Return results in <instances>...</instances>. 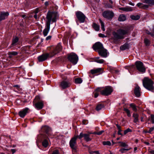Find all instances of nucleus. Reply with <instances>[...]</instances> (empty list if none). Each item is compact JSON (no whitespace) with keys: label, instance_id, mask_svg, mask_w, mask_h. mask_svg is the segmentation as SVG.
Returning <instances> with one entry per match:
<instances>
[{"label":"nucleus","instance_id":"20","mask_svg":"<svg viewBox=\"0 0 154 154\" xmlns=\"http://www.w3.org/2000/svg\"><path fill=\"white\" fill-rule=\"evenodd\" d=\"M9 15L8 12H1L0 13V21L5 20L7 18Z\"/></svg>","mask_w":154,"mask_h":154},{"label":"nucleus","instance_id":"61","mask_svg":"<svg viewBox=\"0 0 154 154\" xmlns=\"http://www.w3.org/2000/svg\"><path fill=\"white\" fill-rule=\"evenodd\" d=\"M116 126H117V127L118 130H119V129H121V127L120 126H119L118 125H117Z\"/></svg>","mask_w":154,"mask_h":154},{"label":"nucleus","instance_id":"23","mask_svg":"<svg viewBox=\"0 0 154 154\" xmlns=\"http://www.w3.org/2000/svg\"><path fill=\"white\" fill-rule=\"evenodd\" d=\"M48 136H46L44 137V139L43 140L42 142V145L45 147H47L48 145V140L49 139L48 137Z\"/></svg>","mask_w":154,"mask_h":154},{"label":"nucleus","instance_id":"18","mask_svg":"<svg viewBox=\"0 0 154 154\" xmlns=\"http://www.w3.org/2000/svg\"><path fill=\"white\" fill-rule=\"evenodd\" d=\"M50 130L49 127L47 126H44L42 127L41 129L42 132H45L47 135V136L51 138H53V136L51 137L50 133L49 132Z\"/></svg>","mask_w":154,"mask_h":154},{"label":"nucleus","instance_id":"3","mask_svg":"<svg viewBox=\"0 0 154 154\" xmlns=\"http://www.w3.org/2000/svg\"><path fill=\"white\" fill-rule=\"evenodd\" d=\"M57 15V13L56 12H48L46 17V23L50 24L51 21L53 22H55Z\"/></svg>","mask_w":154,"mask_h":154},{"label":"nucleus","instance_id":"16","mask_svg":"<svg viewBox=\"0 0 154 154\" xmlns=\"http://www.w3.org/2000/svg\"><path fill=\"white\" fill-rule=\"evenodd\" d=\"M92 48L93 49L96 51L101 50L103 48V45L100 42H98L96 43L93 46Z\"/></svg>","mask_w":154,"mask_h":154},{"label":"nucleus","instance_id":"49","mask_svg":"<svg viewBox=\"0 0 154 154\" xmlns=\"http://www.w3.org/2000/svg\"><path fill=\"white\" fill-rule=\"evenodd\" d=\"M98 36H99V37L102 38L106 37V36H105L104 34L101 33H99L98 34Z\"/></svg>","mask_w":154,"mask_h":154},{"label":"nucleus","instance_id":"62","mask_svg":"<svg viewBox=\"0 0 154 154\" xmlns=\"http://www.w3.org/2000/svg\"><path fill=\"white\" fill-rule=\"evenodd\" d=\"M93 152L94 153L96 154H100L98 151H94Z\"/></svg>","mask_w":154,"mask_h":154},{"label":"nucleus","instance_id":"32","mask_svg":"<svg viewBox=\"0 0 154 154\" xmlns=\"http://www.w3.org/2000/svg\"><path fill=\"white\" fill-rule=\"evenodd\" d=\"M108 69L111 72L115 73L118 72V71L117 70H116L115 69L112 67L109 66L108 67Z\"/></svg>","mask_w":154,"mask_h":154},{"label":"nucleus","instance_id":"14","mask_svg":"<svg viewBox=\"0 0 154 154\" xmlns=\"http://www.w3.org/2000/svg\"><path fill=\"white\" fill-rule=\"evenodd\" d=\"M51 54L46 53L43 54L41 56L38 57V59L39 62H42L46 60L48 57H51L50 56Z\"/></svg>","mask_w":154,"mask_h":154},{"label":"nucleus","instance_id":"7","mask_svg":"<svg viewBox=\"0 0 154 154\" xmlns=\"http://www.w3.org/2000/svg\"><path fill=\"white\" fill-rule=\"evenodd\" d=\"M68 60L74 65L77 63L78 60V57L77 55L73 53L68 55Z\"/></svg>","mask_w":154,"mask_h":154},{"label":"nucleus","instance_id":"57","mask_svg":"<svg viewBox=\"0 0 154 154\" xmlns=\"http://www.w3.org/2000/svg\"><path fill=\"white\" fill-rule=\"evenodd\" d=\"M106 7L108 8H112V6L111 5H108L106 6Z\"/></svg>","mask_w":154,"mask_h":154},{"label":"nucleus","instance_id":"34","mask_svg":"<svg viewBox=\"0 0 154 154\" xmlns=\"http://www.w3.org/2000/svg\"><path fill=\"white\" fill-rule=\"evenodd\" d=\"M82 82V80L81 78H77L75 79V82L76 84H80Z\"/></svg>","mask_w":154,"mask_h":154},{"label":"nucleus","instance_id":"1","mask_svg":"<svg viewBox=\"0 0 154 154\" xmlns=\"http://www.w3.org/2000/svg\"><path fill=\"white\" fill-rule=\"evenodd\" d=\"M62 80L60 82L59 86L62 89H64L69 87L71 85V80L68 78L67 76L62 75Z\"/></svg>","mask_w":154,"mask_h":154},{"label":"nucleus","instance_id":"54","mask_svg":"<svg viewBox=\"0 0 154 154\" xmlns=\"http://www.w3.org/2000/svg\"><path fill=\"white\" fill-rule=\"evenodd\" d=\"M51 35L48 36L46 38V40H49L50 39H51Z\"/></svg>","mask_w":154,"mask_h":154},{"label":"nucleus","instance_id":"43","mask_svg":"<svg viewBox=\"0 0 154 154\" xmlns=\"http://www.w3.org/2000/svg\"><path fill=\"white\" fill-rule=\"evenodd\" d=\"M132 132V130L128 128L124 131V134L125 135L127 133Z\"/></svg>","mask_w":154,"mask_h":154},{"label":"nucleus","instance_id":"6","mask_svg":"<svg viewBox=\"0 0 154 154\" xmlns=\"http://www.w3.org/2000/svg\"><path fill=\"white\" fill-rule=\"evenodd\" d=\"M39 97L37 96L33 102V106L38 110L42 109L44 105L43 102L42 100L39 101Z\"/></svg>","mask_w":154,"mask_h":154},{"label":"nucleus","instance_id":"40","mask_svg":"<svg viewBox=\"0 0 154 154\" xmlns=\"http://www.w3.org/2000/svg\"><path fill=\"white\" fill-rule=\"evenodd\" d=\"M131 149V148H129V149L122 148L119 150V151L121 152V153H123L125 152V151H128Z\"/></svg>","mask_w":154,"mask_h":154},{"label":"nucleus","instance_id":"41","mask_svg":"<svg viewBox=\"0 0 154 154\" xmlns=\"http://www.w3.org/2000/svg\"><path fill=\"white\" fill-rule=\"evenodd\" d=\"M103 144L104 145L110 146L111 144V143L109 141H104L103 142Z\"/></svg>","mask_w":154,"mask_h":154},{"label":"nucleus","instance_id":"39","mask_svg":"<svg viewBox=\"0 0 154 154\" xmlns=\"http://www.w3.org/2000/svg\"><path fill=\"white\" fill-rule=\"evenodd\" d=\"M124 111L126 112L127 116L128 117H130L131 116L130 111L128 109L125 108Z\"/></svg>","mask_w":154,"mask_h":154},{"label":"nucleus","instance_id":"36","mask_svg":"<svg viewBox=\"0 0 154 154\" xmlns=\"http://www.w3.org/2000/svg\"><path fill=\"white\" fill-rule=\"evenodd\" d=\"M99 21L101 24V28L102 29L103 31H105V29L104 28V23L100 19H99Z\"/></svg>","mask_w":154,"mask_h":154},{"label":"nucleus","instance_id":"5","mask_svg":"<svg viewBox=\"0 0 154 154\" xmlns=\"http://www.w3.org/2000/svg\"><path fill=\"white\" fill-rule=\"evenodd\" d=\"M153 82L151 79L145 78L143 81V85L144 87L149 90H153Z\"/></svg>","mask_w":154,"mask_h":154},{"label":"nucleus","instance_id":"19","mask_svg":"<svg viewBox=\"0 0 154 154\" xmlns=\"http://www.w3.org/2000/svg\"><path fill=\"white\" fill-rule=\"evenodd\" d=\"M29 110V109L28 108H26L23 109L19 112V115L20 117L23 118L28 113Z\"/></svg>","mask_w":154,"mask_h":154},{"label":"nucleus","instance_id":"44","mask_svg":"<svg viewBox=\"0 0 154 154\" xmlns=\"http://www.w3.org/2000/svg\"><path fill=\"white\" fill-rule=\"evenodd\" d=\"M95 92L94 94V97L95 98H97L98 96L99 93L98 92H100V91H96V89L95 90Z\"/></svg>","mask_w":154,"mask_h":154},{"label":"nucleus","instance_id":"64","mask_svg":"<svg viewBox=\"0 0 154 154\" xmlns=\"http://www.w3.org/2000/svg\"><path fill=\"white\" fill-rule=\"evenodd\" d=\"M34 17L35 19H36L37 17V15L36 14H35L34 16Z\"/></svg>","mask_w":154,"mask_h":154},{"label":"nucleus","instance_id":"17","mask_svg":"<svg viewBox=\"0 0 154 154\" xmlns=\"http://www.w3.org/2000/svg\"><path fill=\"white\" fill-rule=\"evenodd\" d=\"M99 55L103 57L106 58L107 56V50L104 48L97 51Z\"/></svg>","mask_w":154,"mask_h":154},{"label":"nucleus","instance_id":"63","mask_svg":"<svg viewBox=\"0 0 154 154\" xmlns=\"http://www.w3.org/2000/svg\"><path fill=\"white\" fill-rule=\"evenodd\" d=\"M48 2H45V5L46 6H47L48 5Z\"/></svg>","mask_w":154,"mask_h":154},{"label":"nucleus","instance_id":"27","mask_svg":"<svg viewBox=\"0 0 154 154\" xmlns=\"http://www.w3.org/2000/svg\"><path fill=\"white\" fill-rule=\"evenodd\" d=\"M126 19V16L124 15L121 14L119 16L118 20L119 21H123L125 20Z\"/></svg>","mask_w":154,"mask_h":154},{"label":"nucleus","instance_id":"31","mask_svg":"<svg viewBox=\"0 0 154 154\" xmlns=\"http://www.w3.org/2000/svg\"><path fill=\"white\" fill-rule=\"evenodd\" d=\"M93 28L96 31H98L100 29V26L98 25L96 23H94L92 25Z\"/></svg>","mask_w":154,"mask_h":154},{"label":"nucleus","instance_id":"37","mask_svg":"<svg viewBox=\"0 0 154 154\" xmlns=\"http://www.w3.org/2000/svg\"><path fill=\"white\" fill-rule=\"evenodd\" d=\"M103 107V106L102 104H100L98 105L96 107V109L97 111H99Z\"/></svg>","mask_w":154,"mask_h":154},{"label":"nucleus","instance_id":"35","mask_svg":"<svg viewBox=\"0 0 154 154\" xmlns=\"http://www.w3.org/2000/svg\"><path fill=\"white\" fill-rule=\"evenodd\" d=\"M18 38L17 37H16L15 38L13 39L11 45H15L18 42Z\"/></svg>","mask_w":154,"mask_h":154},{"label":"nucleus","instance_id":"25","mask_svg":"<svg viewBox=\"0 0 154 154\" xmlns=\"http://www.w3.org/2000/svg\"><path fill=\"white\" fill-rule=\"evenodd\" d=\"M119 9L125 11H132V8L131 7H129L119 8Z\"/></svg>","mask_w":154,"mask_h":154},{"label":"nucleus","instance_id":"55","mask_svg":"<svg viewBox=\"0 0 154 154\" xmlns=\"http://www.w3.org/2000/svg\"><path fill=\"white\" fill-rule=\"evenodd\" d=\"M149 152L152 154H154V150H152V149H150L149 150Z\"/></svg>","mask_w":154,"mask_h":154},{"label":"nucleus","instance_id":"10","mask_svg":"<svg viewBox=\"0 0 154 154\" xmlns=\"http://www.w3.org/2000/svg\"><path fill=\"white\" fill-rule=\"evenodd\" d=\"M77 138H79L78 135L75 136L71 139L69 141L70 146L73 150H75L76 149V141Z\"/></svg>","mask_w":154,"mask_h":154},{"label":"nucleus","instance_id":"11","mask_svg":"<svg viewBox=\"0 0 154 154\" xmlns=\"http://www.w3.org/2000/svg\"><path fill=\"white\" fill-rule=\"evenodd\" d=\"M114 13L112 11H104L103 13V17L108 19H111L114 16Z\"/></svg>","mask_w":154,"mask_h":154},{"label":"nucleus","instance_id":"13","mask_svg":"<svg viewBox=\"0 0 154 154\" xmlns=\"http://www.w3.org/2000/svg\"><path fill=\"white\" fill-rule=\"evenodd\" d=\"M78 136L79 139H81L82 137H84V140L87 142L91 140V138L90 137L89 134H83L82 132Z\"/></svg>","mask_w":154,"mask_h":154},{"label":"nucleus","instance_id":"26","mask_svg":"<svg viewBox=\"0 0 154 154\" xmlns=\"http://www.w3.org/2000/svg\"><path fill=\"white\" fill-rule=\"evenodd\" d=\"M139 115L137 113H134L133 114V117L134 118V122L135 123H137L138 122V117Z\"/></svg>","mask_w":154,"mask_h":154},{"label":"nucleus","instance_id":"51","mask_svg":"<svg viewBox=\"0 0 154 154\" xmlns=\"http://www.w3.org/2000/svg\"><path fill=\"white\" fill-rule=\"evenodd\" d=\"M88 123V122L87 120H83L82 121V123L84 125H86Z\"/></svg>","mask_w":154,"mask_h":154},{"label":"nucleus","instance_id":"42","mask_svg":"<svg viewBox=\"0 0 154 154\" xmlns=\"http://www.w3.org/2000/svg\"><path fill=\"white\" fill-rule=\"evenodd\" d=\"M144 42L146 46H148L150 44V41L147 38L144 39Z\"/></svg>","mask_w":154,"mask_h":154},{"label":"nucleus","instance_id":"4","mask_svg":"<svg viewBox=\"0 0 154 154\" xmlns=\"http://www.w3.org/2000/svg\"><path fill=\"white\" fill-rule=\"evenodd\" d=\"M96 91H100L101 94L105 96L110 95L113 91V89L112 87L109 86L106 87L103 90L102 88H98L96 89Z\"/></svg>","mask_w":154,"mask_h":154},{"label":"nucleus","instance_id":"9","mask_svg":"<svg viewBox=\"0 0 154 154\" xmlns=\"http://www.w3.org/2000/svg\"><path fill=\"white\" fill-rule=\"evenodd\" d=\"M76 17L80 23L85 22L86 18L85 15L81 11H77L75 12Z\"/></svg>","mask_w":154,"mask_h":154},{"label":"nucleus","instance_id":"33","mask_svg":"<svg viewBox=\"0 0 154 154\" xmlns=\"http://www.w3.org/2000/svg\"><path fill=\"white\" fill-rule=\"evenodd\" d=\"M130 106L134 111L135 112H137V109L136 106L133 103H131L130 104Z\"/></svg>","mask_w":154,"mask_h":154},{"label":"nucleus","instance_id":"46","mask_svg":"<svg viewBox=\"0 0 154 154\" xmlns=\"http://www.w3.org/2000/svg\"><path fill=\"white\" fill-rule=\"evenodd\" d=\"M151 120L152 123H154V115H151Z\"/></svg>","mask_w":154,"mask_h":154},{"label":"nucleus","instance_id":"60","mask_svg":"<svg viewBox=\"0 0 154 154\" xmlns=\"http://www.w3.org/2000/svg\"><path fill=\"white\" fill-rule=\"evenodd\" d=\"M88 133L89 134H97V132H94L93 133L89 132Z\"/></svg>","mask_w":154,"mask_h":154},{"label":"nucleus","instance_id":"15","mask_svg":"<svg viewBox=\"0 0 154 154\" xmlns=\"http://www.w3.org/2000/svg\"><path fill=\"white\" fill-rule=\"evenodd\" d=\"M90 72L92 75L96 74V75H98L103 73V69L102 68H97L96 69H91Z\"/></svg>","mask_w":154,"mask_h":154},{"label":"nucleus","instance_id":"12","mask_svg":"<svg viewBox=\"0 0 154 154\" xmlns=\"http://www.w3.org/2000/svg\"><path fill=\"white\" fill-rule=\"evenodd\" d=\"M62 49V46L60 44H59L56 46L55 48L52 52H50L51 54L50 57H52L56 54L58 53Z\"/></svg>","mask_w":154,"mask_h":154},{"label":"nucleus","instance_id":"28","mask_svg":"<svg viewBox=\"0 0 154 154\" xmlns=\"http://www.w3.org/2000/svg\"><path fill=\"white\" fill-rule=\"evenodd\" d=\"M129 48V45L127 44H125L121 46L120 47V49L121 50H124L128 49Z\"/></svg>","mask_w":154,"mask_h":154},{"label":"nucleus","instance_id":"58","mask_svg":"<svg viewBox=\"0 0 154 154\" xmlns=\"http://www.w3.org/2000/svg\"><path fill=\"white\" fill-rule=\"evenodd\" d=\"M151 36L152 37L154 38V30L152 32Z\"/></svg>","mask_w":154,"mask_h":154},{"label":"nucleus","instance_id":"53","mask_svg":"<svg viewBox=\"0 0 154 154\" xmlns=\"http://www.w3.org/2000/svg\"><path fill=\"white\" fill-rule=\"evenodd\" d=\"M121 131H122V130L121 129H119V130H118V134L122 136V134L121 133Z\"/></svg>","mask_w":154,"mask_h":154},{"label":"nucleus","instance_id":"22","mask_svg":"<svg viewBox=\"0 0 154 154\" xmlns=\"http://www.w3.org/2000/svg\"><path fill=\"white\" fill-rule=\"evenodd\" d=\"M134 93L135 95L137 97H139L140 96V88L137 85L134 90Z\"/></svg>","mask_w":154,"mask_h":154},{"label":"nucleus","instance_id":"21","mask_svg":"<svg viewBox=\"0 0 154 154\" xmlns=\"http://www.w3.org/2000/svg\"><path fill=\"white\" fill-rule=\"evenodd\" d=\"M50 24L47 23H46V26L45 29H44L43 33L45 36H46L48 33L50 29Z\"/></svg>","mask_w":154,"mask_h":154},{"label":"nucleus","instance_id":"59","mask_svg":"<svg viewBox=\"0 0 154 154\" xmlns=\"http://www.w3.org/2000/svg\"><path fill=\"white\" fill-rule=\"evenodd\" d=\"M11 151L12 152L13 154L14 153L16 152V150L14 149H12L11 150Z\"/></svg>","mask_w":154,"mask_h":154},{"label":"nucleus","instance_id":"29","mask_svg":"<svg viewBox=\"0 0 154 154\" xmlns=\"http://www.w3.org/2000/svg\"><path fill=\"white\" fill-rule=\"evenodd\" d=\"M18 53L16 51H11L8 53L9 57L10 58L12 57L13 56H15L17 55Z\"/></svg>","mask_w":154,"mask_h":154},{"label":"nucleus","instance_id":"24","mask_svg":"<svg viewBox=\"0 0 154 154\" xmlns=\"http://www.w3.org/2000/svg\"><path fill=\"white\" fill-rule=\"evenodd\" d=\"M94 60L95 62L99 63H103L105 62V61L103 59H100L99 57H96L94 59Z\"/></svg>","mask_w":154,"mask_h":154},{"label":"nucleus","instance_id":"8","mask_svg":"<svg viewBox=\"0 0 154 154\" xmlns=\"http://www.w3.org/2000/svg\"><path fill=\"white\" fill-rule=\"evenodd\" d=\"M135 63L136 68L139 72L142 73L145 72V68L142 62L138 61L136 62Z\"/></svg>","mask_w":154,"mask_h":154},{"label":"nucleus","instance_id":"47","mask_svg":"<svg viewBox=\"0 0 154 154\" xmlns=\"http://www.w3.org/2000/svg\"><path fill=\"white\" fill-rule=\"evenodd\" d=\"M149 7V5H142V7H140V8H144V9H146L147 8H148Z\"/></svg>","mask_w":154,"mask_h":154},{"label":"nucleus","instance_id":"48","mask_svg":"<svg viewBox=\"0 0 154 154\" xmlns=\"http://www.w3.org/2000/svg\"><path fill=\"white\" fill-rule=\"evenodd\" d=\"M154 130V127L150 128L149 129V130H148V133L151 134L152 132V131H153Z\"/></svg>","mask_w":154,"mask_h":154},{"label":"nucleus","instance_id":"50","mask_svg":"<svg viewBox=\"0 0 154 154\" xmlns=\"http://www.w3.org/2000/svg\"><path fill=\"white\" fill-rule=\"evenodd\" d=\"M59 151L57 150H55L53 151L52 154H59Z\"/></svg>","mask_w":154,"mask_h":154},{"label":"nucleus","instance_id":"52","mask_svg":"<svg viewBox=\"0 0 154 154\" xmlns=\"http://www.w3.org/2000/svg\"><path fill=\"white\" fill-rule=\"evenodd\" d=\"M143 4L142 3H138L137 4V6L138 7H139L140 8V7H142V5H143Z\"/></svg>","mask_w":154,"mask_h":154},{"label":"nucleus","instance_id":"2","mask_svg":"<svg viewBox=\"0 0 154 154\" xmlns=\"http://www.w3.org/2000/svg\"><path fill=\"white\" fill-rule=\"evenodd\" d=\"M128 32V29H120L117 30V32H113V35L116 39H123L124 38V35L127 34Z\"/></svg>","mask_w":154,"mask_h":154},{"label":"nucleus","instance_id":"30","mask_svg":"<svg viewBox=\"0 0 154 154\" xmlns=\"http://www.w3.org/2000/svg\"><path fill=\"white\" fill-rule=\"evenodd\" d=\"M143 2L150 5H154V0H144Z\"/></svg>","mask_w":154,"mask_h":154},{"label":"nucleus","instance_id":"56","mask_svg":"<svg viewBox=\"0 0 154 154\" xmlns=\"http://www.w3.org/2000/svg\"><path fill=\"white\" fill-rule=\"evenodd\" d=\"M103 131H101L99 132H97V135H100L101 134L103 133Z\"/></svg>","mask_w":154,"mask_h":154},{"label":"nucleus","instance_id":"38","mask_svg":"<svg viewBox=\"0 0 154 154\" xmlns=\"http://www.w3.org/2000/svg\"><path fill=\"white\" fill-rule=\"evenodd\" d=\"M131 18L132 20H137L140 19V17L138 15H132L131 16Z\"/></svg>","mask_w":154,"mask_h":154},{"label":"nucleus","instance_id":"45","mask_svg":"<svg viewBox=\"0 0 154 154\" xmlns=\"http://www.w3.org/2000/svg\"><path fill=\"white\" fill-rule=\"evenodd\" d=\"M121 143L120 146L122 147H127L128 145L125 143L120 142Z\"/></svg>","mask_w":154,"mask_h":154}]
</instances>
